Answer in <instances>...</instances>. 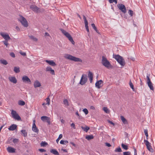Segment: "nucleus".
<instances>
[{"instance_id": "53", "label": "nucleus", "mask_w": 155, "mask_h": 155, "mask_svg": "<svg viewBox=\"0 0 155 155\" xmlns=\"http://www.w3.org/2000/svg\"><path fill=\"white\" fill-rule=\"evenodd\" d=\"M75 114L76 115L78 116V117L79 119H81L82 117L80 116L78 111L76 112Z\"/></svg>"}, {"instance_id": "11", "label": "nucleus", "mask_w": 155, "mask_h": 155, "mask_svg": "<svg viewBox=\"0 0 155 155\" xmlns=\"http://www.w3.org/2000/svg\"><path fill=\"white\" fill-rule=\"evenodd\" d=\"M65 36L67 37L73 45L74 44V41L71 35L68 33H66Z\"/></svg>"}, {"instance_id": "49", "label": "nucleus", "mask_w": 155, "mask_h": 155, "mask_svg": "<svg viewBox=\"0 0 155 155\" xmlns=\"http://www.w3.org/2000/svg\"><path fill=\"white\" fill-rule=\"evenodd\" d=\"M83 18L84 20V24H85L88 23V22L86 19V18L85 17V16L84 15H83Z\"/></svg>"}, {"instance_id": "4", "label": "nucleus", "mask_w": 155, "mask_h": 155, "mask_svg": "<svg viewBox=\"0 0 155 155\" xmlns=\"http://www.w3.org/2000/svg\"><path fill=\"white\" fill-rule=\"evenodd\" d=\"M19 20L25 27H27L28 26V22L24 17L21 16Z\"/></svg>"}, {"instance_id": "22", "label": "nucleus", "mask_w": 155, "mask_h": 155, "mask_svg": "<svg viewBox=\"0 0 155 155\" xmlns=\"http://www.w3.org/2000/svg\"><path fill=\"white\" fill-rule=\"evenodd\" d=\"M120 119L122 121L123 123L125 124H127V122L126 119L123 116H120Z\"/></svg>"}, {"instance_id": "16", "label": "nucleus", "mask_w": 155, "mask_h": 155, "mask_svg": "<svg viewBox=\"0 0 155 155\" xmlns=\"http://www.w3.org/2000/svg\"><path fill=\"white\" fill-rule=\"evenodd\" d=\"M88 77L89 78L90 82L92 83L93 79V74L92 72L89 71L88 74Z\"/></svg>"}, {"instance_id": "42", "label": "nucleus", "mask_w": 155, "mask_h": 155, "mask_svg": "<svg viewBox=\"0 0 155 155\" xmlns=\"http://www.w3.org/2000/svg\"><path fill=\"white\" fill-rule=\"evenodd\" d=\"M144 143H145V144L146 145V146H148L149 145H150V143L147 140H144Z\"/></svg>"}, {"instance_id": "19", "label": "nucleus", "mask_w": 155, "mask_h": 155, "mask_svg": "<svg viewBox=\"0 0 155 155\" xmlns=\"http://www.w3.org/2000/svg\"><path fill=\"white\" fill-rule=\"evenodd\" d=\"M15 149L11 147H8L7 148V151L9 153H14L15 152Z\"/></svg>"}, {"instance_id": "36", "label": "nucleus", "mask_w": 155, "mask_h": 155, "mask_svg": "<svg viewBox=\"0 0 155 155\" xmlns=\"http://www.w3.org/2000/svg\"><path fill=\"white\" fill-rule=\"evenodd\" d=\"M121 146L123 149L126 150H127L128 149V146L123 143L121 144Z\"/></svg>"}, {"instance_id": "14", "label": "nucleus", "mask_w": 155, "mask_h": 155, "mask_svg": "<svg viewBox=\"0 0 155 155\" xmlns=\"http://www.w3.org/2000/svg\"><path fill=\"white\" fill-rule=\"evenodd\" d=\"M45 62L52 66H55L56 65V63L52 60H46Z\"/></svg>"}, {"instance_id": "29", "label": "nucleus", "mask_w": 155, "mask_h": 155, "mask_svg": "<svg viewBox=\"0 0 155 155\" xmlns=\"http://www.w3.org/2000/svg\"><path fill=\"white\" fill-rule=\"evenodd\" d=\"M147 149H148V150H149L150 152H153V150L152 149V147L150 145L147 146Z\"/></svg>"}, {"instance_id": "5", "label": "nucleus", "mask_w": 155, "mask_h": 155, "mask_svg": "<svg viewBox=\"0 0 155 155\" xmlns=\"http://www.w3.org/2000/svg\"><path fill=\"white\" fill-rule=\"evenodd\" d=\"M11 114L12 115V117L14 119L18 120H21V118L20 117L15 111L12 110L11 111Z\"/></svg>"}, {"instance_id": "28", "label": "nucleus", "mask_w": 155, "mask_h": 155, "mask_svg": "<svg viewBox=\"0 0 155 155\" xmlns=\"http://www.w3.org/2000/svg\"><path fill=\"white\" fill-rule=\"evenodd\" d=\"M14 71L16 73H17L19 72L20 71L19 68L16 67L14 68Z\"/></svg>"}, {"instance_id": "64", "label": "nucleus", "mask_w": 155, "mask_h": 155, "mask_svg": "<svg viewBox=\"0 0 155 155\" xmlns=\"http://www.w3.org/2000/svg\"><path fill=\"white\" fill-rule=\"evenodd\" d=\"M147 84L151 82L150 81V79H147Z\"/></svg>"}, {"instance_id": "23", "label": "nucleus", "mask_w": 155, "mask_h": 155, "mask_svg": "<svg viewBox=\"0 0 155 155\" xmlns=\"http://www.w3.org/2000/svg\"><path fill=\"white\" fill-rule=\"evenodd\" d=\"M85 138L87 140H89L94 138V136L92 135H90L87 136Z\"/></svg>"}, {"instance_id": "27", "label": "nucleus", "mask_w": 155, "mask_h": 155, "mask_svg": "<svg viewBox=\"0 0 155 155\" xmlns=\"http://www.w3.org/2000/svg\"><path fill=\"white\" fill-rule=\"evenodd\" d=\"M0 63L1 64H3L4 65H6L8 64V62L7 61L4 59H1L0 60Z\"/></svg>"}, {"instance_id": "43", "label": "nucleus", "mask_w": 155, "mask_h": 155, "mask_svg": "<svg viewBox=\"0 0 155 155\" xmlns=\"http://www.w3.org/2000/svg\"><path fill=\"white\" fill-rule=\"evenodd\" d=\"M115 152H121L122 151V150L120 147H119L118 148H116L115 150Z\"/></svg>"}, {"instance_id": "2", "label": "nucleus", "mask_w": 155, "mask_h": 155, "mask_svg": "<svg viewBox=\"0 0 155 155\" xmlns=\"http://www.w3.org/2000/svg\"><path fill=\"white\" fill-rule=\"evenodd\" d=\"M101 63L104 66L107 68H111L112 67V66L109 61L107 59V58L104 56L102 57Z\"/></svg>"}, {"instance_id": "31", "label": "nucleus", "mask_w": 155, "mask_h": 155, "mask_svg": "<svg viewBox=\"0 0 155 155\" xmlns=\"http://www.w3.org/2000/svg\"><path fill=\"white\" fill-rule=\"evenodd\" d=\"M18 104L20 105L23 106L25 104V103L23 101L20 100L18 102Z\"/></svg>"}, {"instance_id": "58", "label": "nucleus", "mask_w": 155, "mask_h": 155, "mask_svg": "<svg viewBox=\"0 0 155 155\" xmlns=\"http://www.w3.org/2000/svg\"><path fill=\"white\" fill-rule=\"evenodd\" d=\"M134 150V155H137V151L136 148L134 147L133 148Z\"/></svg>"}, {"instance_id": "33", "label": "nucleus", "mask_w": 155, "mask_h": 155, "mask_svg": "<svg viewBox=\"0 0 155 155\" xmlns=\"http://www.w3.org/2000/svg\"><path fill=\"white\" fill-rule=\"evenodd\" d=\"M48 117L47 116H43L41 117V119L43 121H45L47 120Z\"/></svg>"}, {"instance_id": "13", "label": "nucleus", "mask_w": 155, "mask_h": 155, "mask_svg": "<svg viewBox=\"0 0 155 155\" xmlns=\"http://www.w3.org/2000/svg\"><path fill=\"white\" fill-rule=\"evenodd\" d=\"M46 71H50V73L52 75H54V70H53L50 67H47L46 69Z\"/></svg>"}, {"instance_id": "52", "label": "nucleus", "mask_w": 155, "mask_h": 155, "mask_svg": "<svg viewBox=\"0 0 155 155\" xmlns=\"http://www.w3.org/2000/svg\"><path fill=\"white\" fill-rule=\"evenodd\" d=\"M8 41L5 40V41H3V42L4 43L5 45L6 46H7L8 44Z\"/></svg>"}, {"instance_id": "57", "label": "nucleus", "mask_w": 155, "mask_h": 155, "mask_svg": "<svg viewBox=\"0 0 155 155\" xmlns=\"http://www.w3.org/2000/svg\"><path fill=\"white\" fill-rule=\"evenodd\" d=\"M18 141V139H14L13 140V142L14 143H16Z\"/></svg>"}, {"instance_id": "37", "label": "nucleus", "mask_w": 155, "mask_h": 155, "mask_svg": "<svg viewBox=\"0 0 155 155\" xmlns=\"http://www.w3.org/2000/svg\"><path fill=\"white\" fill-rule=\"evenodd\" d=\"M48 145V143L45 141H42L41 143V146L44 147Z\"/></svg>"}, {"instance_id": "61", "label": "nucleus", "mask_w": 155, "mask_h": 155, "mask_svg": "<svg viewBox=\"0 0 155 155\" xmlns=\"http://www.w3.org/2000/svg\"><path fill=\"white\" fill-rule=\"evenodd\" d=\"M62 137H63L62 134H60L59 135V137H58V138L60 140L61 139Z\"/></svg>"}, {"instance_id": "44", "label": "nucleus", "mask_w": 155, "mask_h": 155, "mask_svg": "<svg viewBox=\"0 0 155 155\" xmlns=\"http://www.w3.org/2000/svg\"><path fill=\"white\" fill-rule=\"evenodd\" d=\"M144 133H145V135H146V137H148V130L147 129H144Z\"/></svg>"}, {"instance_id": "46", "label": "nucleus", "mask_w": 155, "mask_h": 155, "mask_svg": "<svg viewBox=\"0 0 155 155\" xmlns=\"http://www.w3.org/2000/svg\"><path fill=\"white\" fill-rule=\"evenodd\" d=\"M130 152L129 151L125 152L123 153V155H130Z\"/></svg>"}, {"instance_id": "54", "label": "nucleus", "mask_w": 155, "mask_h": 155, "mask_svg": "<svg viewBox=\"0 0 155 155\" xmlns=\"http://www.w3.org/2000/svg\"><path fill=\"white\" fill-rule=\"evenodd\" d=\"M39 151L41 152H45L46 151V150L44 149H39L38 150Z\"/></svg>"}, {"instance_id": "7", "label": "nucleus", "mask_w": 155, "mask_h": 155, "mask_svg": "<svg viewBox=\"0 0 155 155\" xmlns=\"http://www.w3.org/2000/svg\"><path fill=\"white\" fill-rule=\"evenodd\" d=\"M117 6L123 13H125L126 12V10L124 5L122 4H118L117 5Z\"/></svg>"}, {"instance_id": "62", "label": "nucleus", "mask_w": 155, "mask_h": 155, "mask_svg": "<svg viewBox=\"0 0 155 155\" xmlns=\"http://www.w3.org/2000/svg\"><path fill=\"white\" fill-rule=\"evenodd\" d=\"M61 150L63 151L64 152H65L66 153L68 152V151L66 149H63V148L61 149Z\"/></svg>"}, {"instance_id": "26", "label": "nucleus", "mask_w": 155, "mask_h": 155, "mask_svg": "<svg viewBox=\"0 0 155 155\" xmlns=\"http://www.w3.org/2000/svg\"><path fill=\"white\" fill-rule=\"evenodd\" d=\"M21 132L23 134V136L25 137H26L27 136V133L26 132L25 130H22Z\"/></svg>"}, {"instance_id": "45", "label": "nucleus", "mask_w": 155, "mask_h": 155, "mask_svg": "<svg viewBox=\"0 0 155 155\" xmlns=\"http://www.w3.org/2000/svg\"><path fill=\"white\" fill-rule=\"evenodd\" d=\"M60 30L62 32V33L65 35L66 33H68V32H66L65 30L63 29H60Z\"/></svg>"}, {"instance_id": "40", "label": "nucleus", "mask_w": 155, "mask_h": 155, "mask_svg": "<svg viewBox=\"0 0 155 155\" xmlns=\"http://www.w3.org/2000/svg\"><path fill=\"white\" fill-rule=\"evenodd\" d=\"M128 13L130 15V16H132L133 15L134 12L133 11L131 10H129L128 11Z\"/></svg>"}, {"instance_id": "56", "label": "nucleus", "mask_w": 155, "mask_h": 155, "mask_svg": "<svg viewBox=\"0 0 155 155\" xmlns=\"http://www.w3.org/2000/svg\"><path fill=\"white\" fill-rule=\"evenodd\" d=\"M107 121L108 123L113 125L114 126L115 124H114L113 122L112 121H111L109 120H107Z\"/></svg>"}, {"instance_id": "35", "label": "nucleus", "mask_w": 155, "mask_h": 155, "mask_svg": "<svg viewBox=\"0 0 155 155\" xmlns=\"http://www.w3.org/2000/svg\"><path fill=\"white\" fill-rule=\"evenodd\" d=\"M129 85L130 86V87L133 90V91H134V85H133V84H132V83L131 80H130V81L129 82Z\"/></svg>"}, {"instance_id": "50", "label": "nucleus", "mask_w": 155, "mask_h": 155, "mask_svg": "<svg viewBox=\"0 0 155 155\" xmlns=\"http://www.w3.org/2000/svg\"><path fill=\"white\" fill-rule=\"evenodd\" d=\"M50 120L51 119L50 118L48 117L46 120L48 125H50Z\"/></svg>"}, {"instance_id": "3", "label": "nucleus", "mask_w": 155, "mask_h": 155, "mask_svg": "<svg viewBox=\"0 0 155 155\" xmlns=\"http://www.w3.org/2000/svg\"><path fill=\"white\" fill-rule=\"evenodd\" d=\"M64 58L66 59L76 62H82V60L81 59L75 57L70 54H66L64 56Z\"/></svg>"}, {"instance_id": "18", "label": "nucleus", "mask_w": 155, "mask_h": 155, "mask_svg": "<svg viewBox=\"0 0 155 155\" xmlns=\"http://www.w3.org/2000/svg\"><path fill=\"white\" fill-rule=\"evenodd\" d=\"M32 130L34 132L37 133H38V132L39 130L35 124H34L32 125Z\"/></svg>"}, {"instance_id": "12", "label": "nucleus", "mask_w": 155, "mask_h": 155, "mask_svg": "<svg viewBox=\"0 0 155 155\" xmlns=\"http://www.w3.org/2000/svg\"><path fill=\"white\" fill-rule=\"evenodd\" d=\"M103 81L101 80L97 81L95 83L96 87L98 89H100L101 87L100 85L101 84L103 83Z\"/></svg>"}, {"instance_id": "51", "label": "nucleus", "mask_w": 155, "mask_h": 155, "mask_svg": "<svg viewBox=\"0 0 155 155\" xmlns=\"http://www.w3.org/2000/svg\"><path fill=\"white\" fill-rule=\"evenodd\" d=\"M10 55L13 58H15V54L13 52L10 53Z\"/></svg>"}, {"instance_id": "15", "label": "nucleus", "mask_w": 155, "mask_h": 155, "mask_svg": "<svg viewBox=\"0 0 155 155\" xmlns=\"http://www.w3.org/2000/svg\"><path fill=\"white\" fill-rule=\"evenodd\" d=\"M17 127V125L16 124H13L11 125L8 128L9 130L13 131L15 130Z\"/></svg>"}, {"instance_id": "1", "label": "nucleus", "mask_w": 155, "mask_h": 155, "mask_svg": "<svg viewBox=\"0 0 155 155\" xmlns=\"http://www.w3.org/2000/svg\"><path fill=\"white\" fill-rule=\"evenodd\" d=\"M114 58L117 62L122 66H124L125 64V62L123 58L119 54H116L113 55Z\"/></svg>"}, {"instance_id": "30", "label": "nucleus", "mask_w": 155, "mask_h": 155, "mask_svg": "<svg viewBox=\"0 0 155 155\" xmlns=\"http://www.w3.org/2000/svg\"><path fill=\"white\" fill-rule=\"evenodd\" d=\"M29 37L30 38L34 41H38V39L32 35H29Z\"/></svg>"}, {"instance_id": "41", "label": "nucleus", "mask_w": 155, "mask_h": 155, "mask_svg": "<svg viewBox=\"0 0 155 155\" xmlns=\"http://www.w3.org/2000/svg\"><path fill=\"white\" fill-rule=\"evenodd\" d=\"M88 23L85 24V26L86 28V29L87 31L89 33V29L88 26Z\"/></svg>"}, {"instance_id": "17", "label": "nucleus", "mask_w": 155, "mask_h": 155, "mask_svg": "<svg viewBox=\"0 0 155 155\" xmlns=\"http://www.w3.org/2000/svg\"><path fill=\"white\" fill-rule=\"evenodd\" d=\"M9 79L11 82L14 84H16L17 82V80L15 77H9Z\"/></svg>"}, {"instance_id": "9", "label": "nucleus", "mask_w": 155, "mask_h": 155, "mask_svg": "<svg viewBox=\"0 0 155 155\" xmlns=\"http://www.w3.org/2000/svg\"><path fill=\"white\" fill-rule=\"evenodd\" d=\"M30 8L34 12L38 13L40 11V8L35 5H31L30 6Z\"/></svg>"}, {"instance_id": "24", "label": "nucleus", "mask_w": 155, "mask_h": 155, "mask_svg": "<svg viewBox=\"0 0 155 155\" xmlns=\"http://www.w3.org/2000/svg\"><path fill=\"white\" fill-rule=\"evenodd\" d=\"M81 128L82 130H83L86 132H87L88 131V130L90 129V128L87 126H86L85 127L82 126L81 127Z\"/></svg>"}, {"instance_id": "25", "label": "nucleus", "mask_w": 155, "mask_h": 155, "mask_svg": "<svg viewBox=\"0 0 155 155\" xmlns=\"http://www.w3.org/2000/svg\"><path fill=\"white\" fill-rule=\"evenodd\" d=\"M147 85L151 90L152 91H153L154 90V88L153 85V84L152 82L148 83Z\"/></svg>"}, {"instance_id": "60", "label": "nucleus", "mask_w": 155, "mask_h": 155, "mask_svg": "<svg viewBox=\"0 0 155 155\" xmlns=\"http://www.w3.org/2000/svg\"><path fill=\"white\" fill-rule=\"evenodd\" d=\"M71 126L74 129H75V124L74 123H72L71 124Z\"/></svg>"}, {"instance_id": "34", "label": "nucleus", "mask_w": 155, "mask_h": 155, "mask_svg": "<svg viewBox=\"0 0 155 155\" xmlns=\"http://www.w3.org/2000/svg\"><path fill=\"white\" fill-rule=\"evenodd\" d=\"M68 143L67 140H61L60 141V143L62 144H66Z\"/></svg>"}, {"instance_id": "39", "label": "nucleus", "mask_w": 155, "mask_h": 155, "mask_svg": "<svg viewBox=\"0 0 155 155\" xmlns=\"http://www.w3.org/2000/svg\"><path fill=\"white\" fill-rule=\"evenodd\" d=\"M46 102H47L46 104L48 105H49L50 104V100L49 97H48L46 98Z\"/></svg>"}, {"instance_id": "59", "label": "nucleus", "mask_w": 155, "mask_h": 155, "mask_svg": "<svg viewBox=\"0 0 155 155\" xmlns=\"http://www.w3.org/2000/svg\"><path fill=\"white\" fill-rule=\"evenodd\" d=\"M105 144L106 146H107L108 147H110L111 146V145L109 143H106Z\"/></svg>"}, {"instance_id": "55", "label": "nucleus", "mask_w": 155, "mask_h": 155, "mask_svg": "<svg viewBox=\"0 0 155 155\" xmlns=\"http://www.w3.org/2000/svg\"><path fill=\"white\" fill-rule=\"evenodd\" d=\"M20 53L21 54V55H22L23 56H25L26 55V53L25 52L21 51L20 52Z\"/></svg>"}, {"instance_id": "32", "label": "nucleus", "mask_w": 155, "mask_h": 155, "mask_svg": "<svg viewBox=\"0 0 155 155\" xmlns=\"http://www.w3.org/2000/svg\"><path fill=\"white\" fill-rule=\"evenodd\" d=\"M91 25L93 28L94 29V30L96 31V32L99 34V32L97 30V28L96 27L95 24L94 23H92L91 24Z\"/></svg>"}, {"instance_id": "20", "label": "nucleus", "mask_w": 155, "mask_h": 155, "mask_svg": "<svg viewBox=\"0 0 155 155\" xmlns=\"http://www.w3.org/2000/svg\"><path fill=\"white\" fill-rule=\"evenodd\" d=\"M34 85L35 88H36L40 87L41 86V84L38 81L36 80L35 81Z\"/></svg>"}, {"instance_id": "48", "label": "nucleus", "mask_w": 155, "mask_h": 155, "mask_svg": "<svg viewBox=\"0 0 155 155\" xmlns=\"http://www.w3.org/2000/svg\"><path fill=\"white\" fill-rule=\"evenodd\" d=\"M103 109L106 113H108V109L107 107H104Z\"/></svg>"}, {"instance_id": "38", "label": "nucleus", "mask_w": 155, "mask_h": 155, "mask_svg": "<svg viewBox=\"0 0 155 155\" xmlns=\"http://www.w3.org/2000/svg\"><path fill=\"white\" fill-rule=\"evenodd\" d=\"M63 103L66 106H68L69 105L68 101L66 99H64V100Z\"/></svg>"}, {"instance_id": "47", "label": "nucleus", "mask_w": 155, "mask_h": 155, "mask_svg": "<svg viewBox=\"0 0 155 155\" xmlns=\"http://www.w3.org/2000/svg\"><path fill=\"white\" fill-rule=\"evenodd\" d=\"M83 111L84 113L85 114H88V110L84 108L83 109Z\"/></svg>"}, {"instance_id": "8", "label": "nucleus", "mask_w": 155, "mask_h": 155, "mask_svg": "<svg viewBox=\"0 0 155 155\" xmlns=\"http://www.w3.org/2000/svg\"><path fill=\"white\" fill-rule=\"evenodd\" d=\"M0 35L5 40L8 41L11 39L9 35L3 32H1L0 33Z\"/></svg>"}, {"instance_id": "63", "label": "nucleus", "mask_w": 155, "mask_h": 155, "mask_svg": "<svg viewBox=\"0 0 155 155\" xmlns=\"http://www.w3.org/2000/svg\"><path fill=\"white\" fill-rule=\"evenodd\" d=\"M115 0H109V2L110 3H113Z\"/></svg>"}, {"instance_id": "6", "label": "nucleus", "mask_w": 155, "mask_h": 155, "mask_svg": "<svg viewBox=\"0 0 155 155\" xmlns=\"http://www.w3.org/2000/svg\"><path fill=\"white\" fill-rule=\"evenodd\" d=\"M87 75L83 74L82 76L79 83L82 85H84L87 82Z\"/></svg>"}, {"instance_id": "10", "label": "nucleus", "mask_w": 155, "mask_h": 155, "mask_svg": "<svg viewBox=\"0 0 155 155\" xmlns=\"http://www.w3.org/2000/svg\"><path fill=\"white\" fill-rule=\"evenodd\" d=\"M22 80L24 82L30 84L31 81L30 79L26 76H24L22 77Z\"/></svg>"}, {"instance_id": "21", "label": "nucleus", "mask_w": 155, "mask_h": 155, "mask_svg": "<svg viewBox=\"0 0 155 155\" xmlns=\"http://www.w3.org/2000/svg\"><path fill=\"white\" fill-rule=\"evenodd\" d=\"M50 152L55 155H59L58 151L55 149H52L50 150Z\"/></svg>"}]
</instances>
